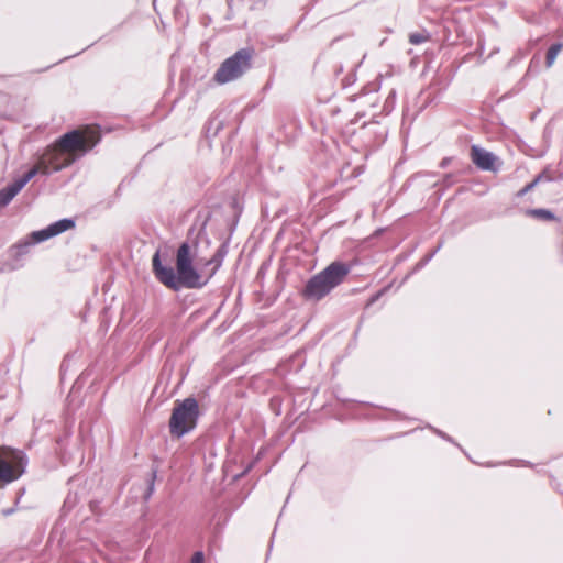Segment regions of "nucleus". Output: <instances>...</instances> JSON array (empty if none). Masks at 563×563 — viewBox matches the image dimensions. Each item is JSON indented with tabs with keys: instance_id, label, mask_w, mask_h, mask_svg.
<instances>
[{
	"instance_id": "f257e3e1",
	"label": "nucleus",
	"mask_w": 563,
	"mask_h": 563,
	"mask_svg": "<svg viewBox=\"0 0 563 563\" xmlns=\"http://www.w3.org/2000/svg\"><path fill=\"white\" fill-rule=\"evenodd\" d=\"M351 266L342 262H333L306 284L302 296L307 300L319 301L339 286L349 275Z\"/></svg>"
},
{
	"instance_id": "a211bd4d",
	"label": "nucleus",
	"mask_w": 563,
	"mask_h": 563,
	"mask_svg": "<svg viewBox=\"0 0 563 563\" xmlns=\"http://www.w3.org/2000/svg\"><path fill=\"white\" fill-rule=\"evenodd\" d=\"M190 563H203V553L202 552H196L192 555Z\"/></svg>"
},
{
	"instance_id": "412c9836",
	"label": "nucleus",
	"mask_w": 563,
	"mask_h": 563,
	"mask_svg": "<svg viewBox=\"0 0 563 563\" xmlns=\"http://www.w3.org/2000/svg\"><path fill=\"white\" fill-rule=\"evenodd\" d=\"M13 511H14V510H13L12 508L3 509V510H2V514H3V516H10L11 514H13Z\"/></svg>"
},
{
	"instance_id": "7ed1b4c3",
	"label": "nucleus",
	"mask_w": 563,
	"mask_h": 563,
	"mask_svg": "<svg viewBox=\"0 0 563 563\" xmlns=\"http://www.w3.org/2000/svg\"><path fill=\"white\" fill-rule=\"evenodd\" d=\"M199 406L195 398L176 401L169 419V432L173 437L181 438L192 431L198 421Z\"/></svg>"
},
{
	"instance_id": "6ab92c4d",
	"label": "nucleus",
	"mask_w": 563,
	"mask_h": 563,
	"mask_svg": "<svg viewBox=\"0 0 563 563\" xmlns=\"http://www.w3.org/2000/svg\"><path fill=\"white\" fill-rule=\"evenodd\" d=\"M395 99H396V91L395 90H391L386 99V103L389 104V103H394L395 102Z\"/></svg>"
},
{
	"instance_id": "f3484780",
	"label": "nucleus",
	"mask_w": 563,
	"mask_h": 563,
	"mask_svg": "<svg viewBox=\"0 0 563 563\" xmlns=\"http://www.w3.org/2000/svg\"><path fill=\"white\" fill-rule=\"evenodd\" d=\"M536 187H537V181L532 180L531 183L527 184L522 189H520L517 192V197H523L526 194H528L529 191H531Z\"/></svg>"
},
{
	"instance_id": "39448f33",
	"label": "nucleus",
	"mask_w": 563,
	"mask_h": 563,
	"mask_svg": "<svg viewBox=\"0 0 563 563\" xmlns=\"http://www.w3.org/2000/svg\"><path fill=\"white\" fill-rule=\"evenodd\" d=\"M251 51L239 49L220 65L214 74V81L223 85L238 79L251 67Z\"/></svg>"
},
{
	"instance_id": "20e7f679",
	"label": "nucleus",
	"mask_w": 563,
	"mask_h": 563,
	"mask_svg": "<svg viewBox=\"0 0 563 563\" xmlns=\"http://www.w3.org/2000/svg\"><path fill=\"white\" fill-rule=\"evenodd\" d=\"M25 454L9 446H0V488L18 481L25 472Z\"/></svg>"
},
{
	"instance_id": "aec40b11",
	"label": "nucleus",
	"mask_w": 563,
	"mask_h": 563,
	"mask_svg": "<svg viewBox=\"0 0 563 563\" xmlns=\"http://www.w3.org/2000/svg\"><path fill=\"white\" fill-rule=\"evenodd\" d=\"M156 477V471L154 470L152 472V481H151V485H150V494L152 493L153 490V485H154V478Z\"/></svg>"
},
{
	"instance_id": "4468645a",
	"label": "nucleus",
	"mask_w": 563,
	"mask_h": 563,
	"mask_svg": "<svg viewBox=\"0 0 563 563\" xmlns=\"http://www.w3.org/2000/svg\"><path fill=\"white\" fill-rule=\"evenodd\" d=\"M527 214L547 221L555 219V216L550 210L547 209H530L527 211Z\"/></svg>"
},
{
	"instance_id": "2eb2a0df",
	"label": "nucleus",
	"mask_w": 563,
	"mask_h": 563,
	"mask_svg": "<svg viewBox=\"0 0 563 563\" xmlns=\"http://www.w3.org/2000/svg\"><path fill=\"white\" fill-rule=\"evenodd\" d=\"M428 40V35L424 33H412L409 35V42L413 45H419Z\"/></svg>"
},
{
	"instance_id": "1a4fd4ad",
	"label": "nucleus",
	"mask_w": 563,
	"mask_h": 563,
	"mask_svg": "<svg viewBox=\"0 0 563 563\" xmlns=\"http://www.w3.org/2000/svg\"><path fill=\"white\" fill-rule=\"evenodd\" d=\"M153 273L158 282L173 290H179L177 272L170 266H164L161 262V253L156 251L152 258Z\"/></svg>"
},
{
	"instance_id": "dca6fc26",
	"label": "nucleus",
	"mask_w": 563,
	"mask_h": 563,
	"mask_svg": "<svg viewBox=\"0 0 563 563\" xmlns=\"http://www.w3.org/2000/svg\"><path fill=\"white\" fill-rule=\"evenodd\" d=\"M553 180V177L552 175L550 174L549 169H544L542 170L534 179L533 181H537V186L540 184V183H543V181H552Z\"/></svg>"
},
{
	"instance_id": "423d86ee",
	"label": "nucleus",
	"mask_w": 563,
	"mask_h": 563,
	"mask_svg": "<svg viewBox=\"0 0 563 563\" xmlns=\"http://www.w3.org/2000/svg\"><path fill=\"white\" fill-rule=\"evenodd\" d=\"M75 227V222L71 219H62L58 220L52 224H49L47 228L34 231L30 235V240H26L24 242H20L12 246V251L14 252V256L16 258L25 255L29 253L30 246L44 242L53 236H56L69 229Z\"/></svg>"
},
{
	"instance_id": "ddd939ff",
	"label": "nucleus",
	"mask_w": 563,
	"mask_h": 563,
	"mask_svg": "<svg viewBox=\"0 0 563 563\" xmlns=\"http://www.w3.org/2000/svg\"><path fill=\"white\" fill-rule=\"evenodd\" d=\"M562 48H563L562 43H555L549 47V49L547 52V56H545V65L548 68H550L554 64L555 58Z\"/></svg>"
},
{
	"instance_id": "6e6552de",
	"label": "nucleus",
	"mask_w": 563,
	"mask_h": 563,
	"mask_svg": "<svg viewBox=\"0 0 563 563\" xmlns=\"http://www.w3.org/2000/svg\"><path fill=\"white\" fill-rule=\"evenodd\" d=\"M95 132L86 135L78 130H73L60 136L56 143L59 148L75 157V161L92 147L98 140H92Z\"/></svg>"
},
{
	"instance_id": "9d476101",
	"label": "nucleus",
	"mask_w": 563,
	"mask_h": 563,
	"mask_svg": "<svg viewBox=\"0 0 563 563\" xmlns=\"http://www.w3.org/2000/svg\"><path fill=\"white\" fill-rule=\"evenodd\" d=\"M37 175V169H30L21 178L0 190V207L8 206L23 187Z\"/></svg>"
},
{
	"instance_id": "4be33fe9",
	"label": "nucleus",
	"mask_w": 563,
	"mask_h": 563,
	"mask_svg": "<svg viewBox=\"0 0 563 563\" xmlns=\"http://www.w3.org/2000/svg\"><path fill=\"white\" fill-rule=\"evenodd\" d=\"M449 162H450V159H449V158H444V159H442V162H441V164H440V165H441V167H445V166H448Z\"/></svg>"
},
{
	"instance_id": "9b49d317",
	"label": "nucleus",
	"mask_w": 563,
	"mask_h": 563,
	"mask_svg": "<svg viewBox=\"0 0 563 563\" xmlns=\"http://www.w3.org/2000/svg\"><path fill=\"white\" fill-rule=\"evenodd\" d=\"M471 159L482 170L495 172L497 157L477 145L471 147Z\"/></svg>"
},
{
	"instance_id": "5701e85b",
	"label": "nucleus",
	"mask_w": 563,
	"mask_h": 563,
	"mask_svg": "<svg viewBox=\"0 0 563 563\" xmlns=\"http://www.w3.org/2000/svg\"><path fill=\"white\" fill-rule=\"evenodd\" d=\"M438 433H439L442 438H444V439H448V440H449V438H448L445 434H443L442 432H438Z\"/></svg>"
},
{
	"instance_id": "f03ea898",
	"label": "nucleus",
	"mask_w": 563,
	"mask_h": 563,
	"mask_svg": "<svg viewBox=\"0 0 563 563\" xmlns=\"http://www.w3.org/2000/svg\"><path fill=\"white\" fill-rule=\"evenodd\" d=\"M196 245L190 244L189 242L181 243L177 250L176 272L180 288H201L210 279L208 278V275L203 278V276L194 267Z\"/></svg>"
},
{
	"instance_id": "0eeeda50",
	"label": "nucleus",
	"mask_w": 563,
	"mask_h": 563,
	"mask_svg": "<svg viewBox=\"0 0 563 563\" xmlns=\"http://www.w3.org/2000/svg\"><path fill=\"white\" fill-rule=\"evenodd\" d=\"M74 162L75 157L59 148L55 142L45 150L36 165L31 169H37V174L48 175L71 165Z\"/></svg>"
},
{
	"instance_id": "f8f14e48",
	"label": "nucleus",
	"mask_w": 563,
	"mask_h": 563,
	"mask_svg": "<svg viewBox=\"0 0 563 563\" xmlns=\"http://www.w3.org/2000/svg\"><path fill=\"white\" fill-rule=\"evenodd\" d=\"M227 254H228V242H223L217 250L216 254L210 260H208L206 263V265H214L212 271L208 274V278H211L216 274V272L220 268Z\"/></svg>"
}]
</instances>
